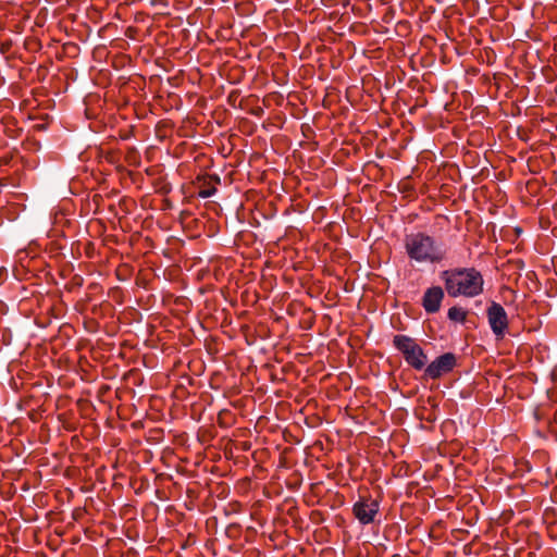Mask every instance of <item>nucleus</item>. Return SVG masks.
Returning a JSON list of instances; mask_svg holds the SVG:
<instances>
[{
  "label": "nucleus",
  "instance_id": "5",
  "mask_svg": "<svg viewBox=\"0 0 557 557\" xmlns=\"http://www.w3.org/2000/svg\"><path fill=\"white\" fill-rule=\"evenodd\" d=\"M487 319L493 333L503 337L508 326V318L505 309L497 302H492L487 308Z\"/></svg>",
  "mask_w": 557,
  "mask_h": 557
},
{
  "label": "nucleus",
  "instance_id": "3",
  "mask_svg": "<svg viewBox=\"0 0 557 557\" xmlns=\"http://www.w3.org/2000/svg\"><path fill=\"white\" fill-rule=\"evenodd\" d=\"M394 346L404 355L406 362L416 370H421L426 364V356L416 341L406 335H396Z\"/></svg>",
  "mask_w": 557,
  "mask_h": 557
},
{
  "label": "nucleus",
  "instance_id": "7",
  "mask_svg": "<svg viewBox=\"0 0 557 557\" xmlns=\"http://www.w3.org/2000/svg\"><path fill=\"white\" fill-rule=\"evenodd\" d=\"M444 298V292L440 286H433L425 290L422 299V306L429 313H435L440 310Z\"/></svg>",
  "mask_w": 557,
  "mask_h": 557
},
{
  "label": "nucleus",
  "instance_id": "1",
  "mask_svg": "<svg viewBox=\"0 0 557 557\" xmlns=\"http://www.w3.org/2000/svg\"><path fill=\"white\" fill-rule=\"evenodd\" d=\"M442 280L451 297H475L483 292V276L473 268L446 270L442 272Z\"/></svg>",
  "mask_w": 557,
  "mask_h": 557
},
{
  "label": "nucleus",
  "instance_id": "4",
  "mask_svg": "<svg viewBox=\"0 0 557 557\" xmlns=\"http://www.w3.org/2000/svg\"><path fill=\"white\" fill-rule=\"evenodd\" d=\"M456 366V357L451 352H446L432 361L424 371L425 376L438 379L450 372Z\"/></svg>",
  "mask_w": 557,
  "mask_h": 557
},
{
  "label": "nucleus",
  "instance_id": "8",
  "mask_svg": "<svg viewBox=\"0 0 557 557\" xmlns=\"http://www.w3.org/2000/svg\"><path fill=\"white\" fill-rule=\"evenodd\" d=\"M467 313L460 307H451L448 310V318L451 321L463 322L466 320Z\"/></svg>",
  "mask_w": 557,
  "mask_h": 557
},
{
  "label": "nucleus",
  "instance_id": "2",
  "mask_svg": "<svg viewBox=\"0 0 557 557\" xmlns=\"http://www.w3.org/2000/svg\"><path fill=\"white\" fill-rule=\"evenodd\" d=\"M405 246L410 259L419 263H438L446 257L444 245L423 233L407 236Z\"/></svg>",
  "mask_w": 557,
  "mask_h": 557
},
{
  "label": "nucleus",
  "instance_id": "9",
  "mask_svg": "<svg viewBox=\"0 0 557 557\" xmlns=\"http://www.w3.org/2000/svg\"><path fill=\"white\" fill-rule=\"evenodd\" d=\"M211 194H212L211 191L206 190V191H202L200 195H201L202 197L207 198V197H210V196H211Z\"/></svg>",
  "mask_w": 557,
  "mask_h": 557
},
{
  "label": "nucleus",
  "instance_id": "6",
  "mask_svg": "<svg viewBox=\"0 0 557 557\" xmlns=\"http://www.w3.org/2000/svg\"><path fill=\"white\" fill-rule=\"evenodd\" d=\"M352 510L360 523L369 524L379 512V503L372 498H362L354 505Z\"/></svg>",
  "mask_w": 557,
  "mask_h": 557
}]
</instances>
